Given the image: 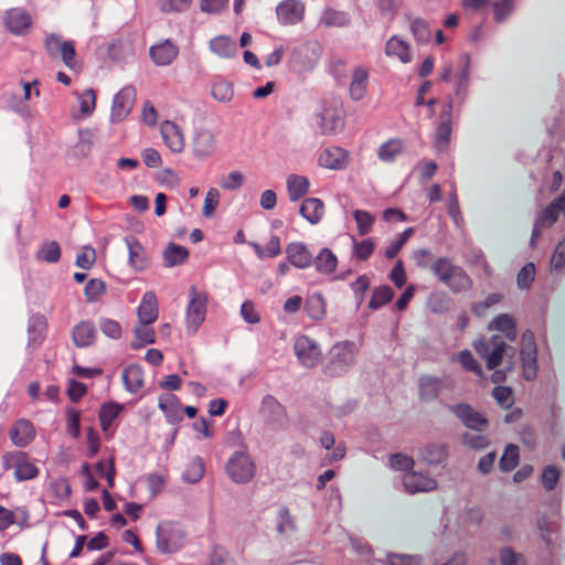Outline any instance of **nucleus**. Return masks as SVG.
Listing matches in <instances>:
<instances>
[{"instance_id": "603ef678", "label": "nucleus", "mask_w": 565, "mask_h": 565, "mask_svg": "<svg viewBox=\"0 0 565 565\" xmlns=\"http://www.w3.org/2000/svg\"><path fill=\"white\" fill-rule=\"evenodd\" d=\"M66 430L74 437H79L81 434V412L75 408H68L66 411Z\"/></svg>"}, {"instance_id": "58836bf2", "label": "nucleus", "mask_w": 565, "mask_h": 565, "mask_svg": "<svg viewBox=\"0 0 565 565\" xmlns=\"http://www.w3.org/2000/svg\"><path fill=\"white\" fill-rule=\"evenodd\" d=\"M561 210L555 200H553L548 206L542 212L540 218L536 222L533 237L539 235V231L542 227L552 226L558 218Z\"/></svg>"}, {"instance_id": "052dcab7", "label": "nucleus", "mask_w": 565, "mask_h": 565, "mask_svg": "<svg viewBox=\"0 0 565 565\" xmlns=\"http://www.w3.org/2000/svg\"><path fill=\"white\" fill-rule=\"evenodd\" d=\"M96 470L100 477H104L107 480L108 488H113L116 475L114 460L109 459L107 462L98 461L96 463Z\"/></svg>"}, {"instance_id": "6ab92c4d", "label": "nucleus", "mask_w": 565, "mask_h": 565, "mask_svg": "<svg viewBox=\"0 0 565 565\" xmlns=\"http://www.w3.org/2000/svg\"><path fill=\"white\" fill-rule=\"evenodd\" d=\"M139 322L153 323L159 317L158 299L153 291H147L137 309Z\"/></svg>"}, {"instance_id": "ddd939ff", "label": "nucleus", "mask_w": 565, "mask_h": 565, "mask_svg": "<svg viewBox=\"0 0 565 565\" xmlns=\"http://www.w3.org/2000/svg\"><path fill=\"white\" fill-rule=\"evenodd\" d=\"M160 132L166 146L173 152H182L185 147L184 136L180 127L170 120H166L160 126Z\"/></svg>"}, {"instance_id": "79ce46f5", "label": "nucleus", "mask_w": 565, "mask_h": 565, "mask_svg": "<svg viewBox=\"0 0 565 565\" xmlns=\"http://www.w3.org/2000/svg\"><path fill=\"white\" fill-rule=\"evenodd\" d=\"M305 310L312 320H321L326 315V302L320 295H313L307 299Z\"/></svg>"}, {"instance_id": "338daca9", "label": "nucleus", "mask_w": 565, "mask_h": 565, "mask_svg": "<svg viewBox=\"0 0 565 565\" xmlns=\"http://www.w3.org/2000/svg\"><path fill=\"white\" fill-rule=\"evenodd\" d=\"M58 55L62 57L64 64L70 67L74 68L76 66V52H75V45L72 41H65V44L62 46L61 51L58 52Z\"/></svg>"}, {"instance_id": "f03ea898", "label": "nucleus", "mask_w": 565, "mask_h": 565, "mask_svg": "<svg viewBox=\"0 0 565 565\" xmlns=\"http://www.w3.org/2000/svg\"><path fill=\"white\" fill-rule=\"evenodd\" d=\"M318 126L324 135L333 134L344 124V110L339 98L330 97L321 100L317 114Z\"/></svg>"}, {"instance_id": "8fccbe9b", "label": "nucleus", "mask_w": 565, "mask_h": 565, "mask_svg": "<svg viewBox=\"0 0 565 565\" xmlns=\"http://www.w3.org/2000/svg\"><path fill=\"white\" fill-rule=\"evenodd\" d=\"M519 447L515 445L507 446L501 459H500V469L502 471H511L519 463Z\"/></svg>"}, {"instance_id": "2f4dec72", "label": "nucleus", "mask_w": 565, "mask_h": 565, "mask_svg": "<svg viewBox=\"0 0 565 565\" xmlns=\"http://www.w3.org/2000/svg\"><path fill=\"white\" fill-rule=\"evenodd\" d=\"M152 323L139 322L134 329L135 341L131 342V349H139L156 341V332L151 327Z\"/></svg>"}, {"instance_id": "473e14b6", "label": "nucleus", "mask_w": 565, "mask_h": 565, "mask_svg": "<svg viewBox=\"0 0 565 565\" xmlns=\"http://www.w3.org/2000/svg\"><path fill=\"white\" fill-rule=\"evenodd\" d=\"M95 340V328L92 322H81L73 330V341L79 348L93 344Z\"/></svg>"}, {"instance_id": "20e7f679", "label": "nucleus", "mask_w": 565, "mask_h": 565, "mask_svg": "<svg viewBox=\"0 0 565 565\" xmlns=\"http://www.w3.org/2000/svg\"><path fill=\"white\" fill-rule=\"evenodd\" d=\"M2 463L6 470H14L17 481H28L35 479L40 469L35 461L24 451H8L2 456Z\"/></svg>"}, {"instance_id": "f257e3e1", "label": "nucleus", "mask_w": 565, "mask_h": 565, "mask_svg": "<svg viewBox=\"0 0 565 565\" xmlns=\"http://www.w3.org/2000/svg\"><path fill=\"white\" fill-rule=\"evenodd\" d=\"M431 271L452 291H462L471 286V279L467 273L447 257L437 258L431 265Z\"/></svg>"}, {"instance_id": "4d7b16f0", "label": "nucleus", "mask_w": 565, "mask_h": 565, "mask_svg": "<svg viewBox=\"0 0 565 565\" xmlns=\"http://www.w3.org/2000/svg\"><path fill=\"white\" fill-rule=\"evenodd\" d=\"M493 397L503 408H510L514 403L513 392L508 386H497L492 392Z\"/></svg>"}, {"instance_id": "13d9d810", "label": "nucleus", "mask_w": 565, "mask_h": 565, "mask_svg": "<svg viewBox=\"0 0 565 565\" xmlns=\"http://www.w3.org/2000/svg\"><path fill=\"white\" fill-rule=\"evenodd\" d=\"M561 471L556 466H547L542 471V483L546 490H553L559 479Z\"/></svg>"}, {"instance_id": "6e6552de", "label": "nucleus", "mask_w": 565, "mask_h": 565, "mask_svg": "<svg viewBox=\"0 0 565 565\" xmlns=\"http://www.w3.org/2000/svg\"><path fill=\"white\" fill-rule=\"evenodd\" d=\"M294 349L297 359L303 366L313 367L320 362V349L309 337L299 335L295 340Z\"/></svg>"}, {"instance_id": "680f3d73", "label": "nucleus", "mask_w": 565, "mask_h": 565, "mask_svg": "<svg viewBox=\"0 0 565 565\" xmlns=\"http://www.w3.org/2000/svg\"><path fill=\"white\" fill-rule=\"evenodd\" d=\"M412 33L417 41L426 42L430 39V30L425 20L416 19L412 23Z\"/></svg>"}, {"instance_id": "c9c22d12", "label": "nucleus", "mask_w": 565, "mask_h": 565, "mask_svg": "<svg viewBox=\"0 0 565 565\" xmlns=\"http://www.w3.org/2000/svg\"><path fill=\"white\" fill-rule=\"evenodd\" d=\"M394 298V291L393 289L387 286H379L373 289L371 299L369 301V308L371 310H377L382 308L383 306L390 303Z\"/></svg>"}, {"instance_id": "aec40b11", "label": "nucleus", "mask_w": 565, "mask_h": 565, "mask_svg": "<svg viewBox=\"0 0 565 565\" xmlns=\"http://www.w3.org/2000/svg\"><path fill=\"white\" fill-rule=\"evenodd\" d=\"M126 244L129 250V265L137 271L145 270L149 265V258L145 247L134 236L127 237Z\"/></svg>"}, {"instance_id": "c85d7f7f", "label": "nucleus", "mask_w": 565, "mask_h": 565, "mask_svg": "<svg viewBox=\"0 0 565 565\" xmlns=\"http://www.w3.org/2000/svg\"><path fill=\"white\" fill-rule=\"evenodd\" d=\"M122 380L126 388L131 393H137L143 387V371L139 365L131 364L125 367Z\"/></svg>"}, {"instance_id": "3c124183", "label": "nucleus", "mask_w": 565, "mask_h": 565, "mask_svg": "<svg viewBox=\"0 0 565 565\" xmlns=\"http://www.w3.org/2000/svg\"><path fill=\"white\" fill-rule=\"evenodd\" d=\"M192 4V0H161L159 8L163 13H181L186 11Z\"/></svg>"}, {"instance_id": "a211bd4d", "label": "nucleus", "mask_w": 565, "mask_h": 565, "mask_svg": "<svg viewBox=\"0 0 565 565\" xmlns=\"http://www.w3.org/2000/svg\"><path fill=\"white\" fill-rule=\"evenodd\" d=\"M150 57L159 66L170 65L179 54V47L170 40L152 45L150 47Z\"/></svg>"}, {"instance_id": "69168bd1", "label": "nucleus", "mask_w": 565, "mask_h": 565, "mask_svg": "<svg viewBox=\"0 0 565 565\" xmlns=\"http://www.w3.org/2000/svg\"><path fill=\"white\" fill-rule=\"evenodd\" d=\"M535 277V266L533 263H527L522 267L518 274V285L522 288H529Z\"/></svg>"}, {"instance_id": "c756f323", "label": "nucleus", "mask_w": 565, "mask_h": 565, "mask_svg": "<svg viewBox=\"0 0 565 565\" xmlns=\"http://www.w3.org/2000/svg\"><path fill=\"white\" fill-rule=\"evenodd\" d=\"M369 73L365 68L359 67L354 71L350 84V95L354 100L362 99L367 90Z\"/></svg>"}, {"instance_id": "423d86ee", "label": "nucleus", "mask_w": 565, "mask_h": 565, "mask_svg": "<svg viewBox=\"0 0 565 565\" xmlns=\"http://www.w3.org/2000/svg\"><path fill=\"white\" fill-rule=\"evenodd\" d=\"M184 533L179 524L162 522L157 527V547L160 552L171 554L183 545Z\"/></svg>"}, {"instance_id": "b1692460", "label": "nucleus", "mask_w": 565, "mask_h": 565, "mask_svg": "<svg viewBox=\"0 0 565 565\" xmlns=\"http://www.w3.org/2000/svg\"><path fill=\"white\" fill-rule=\"evenodd\" d=\"M159 407L170 422L174 423L182 420V405L177 395L172 393L160 395Z\"/></svg>"}, {"instance_id": "4468645a", "label": "nucleus", "mask_w": 565, "mask_h": 565, "mask_svg": "<svg viewBox=\"0 0 565 565\" xmlns=\"http://www.w3.org/2000/svg\"><path fill=\"white\" fill-rule=\"evenodd\" d=\"M49 329L47 319L40 313L33 315L30 318L28 334L29 341L28 347L35 350L38 349L45 340L46 333Z\"/></svg>"}, {"instance_id": "09e8293b", "label": "nucleus", "mask_w": 565, "mask_h": 565, "mask_svg": "<svg viewBox=\"0 0 565 565\" xmlns=\"http://www.w3.org/2000/svg\"><path fill=\"white\" fill-rule=\"evenodd\" d=\"M212 96L220 102H228L233 97V86L230 82L217 78L212 84Z\"/></svg>"}, {"instance_id": "393cba45", "label": "nucleus", "mask_w": 565, "mask_h": 565, "mask_svg": "<svg viewBox=\"0 0 565 565\" xmlns=\"http://www.w3.org/2000/svg\"><path fill=\"white\" fill-rule=\"evenodd\" d=\"M385 53L387 56L398 58L402 63H409L412 61L409 44L398 36L388 39L385 45Z\"/></svg>"}, {"instance_id": "774afa93", "label": "nucleus", "mask_w": 565, "mask_h": 565, "mask_svg": "<svg viewBox=\"0 0 565 565\" xmlns=\"http://www.w3.org/2000/svg\"><path fill=\"white\" fill-rule=\"evenodd\" d=\"M513 9V0H498L493 3V13L498 22L503 21Z\"/></svg>"}, {"instance_id": "f8f14e48", "label": "nucleus", "mask_w": 565, "mask_h": 565, "mask_svg": "<svg viewBox=\"0 0 565 565\" xmlns=\"http://www.w3.org/2000/svg\"><path fill=\"white\" fill-rule=\"evenodd\" d=\"M452 412L470 429L481 431L488 425L487 418L468 404H459L452 407Z\"/></svg>"}, {"instance_id": "864d4df0", "label": "nucleus", "mask_w": 565, "mask_h": 565, "mask_svg": "<svg viewBox=\"0 0 565 565\" xmlns=\"http://www.w3.org/2000/svg\"><path fill=\"white\" fill-rule=\"evenodd\" d=\"M79 108L83 116H89L93 114L96 107V94L94 89H86L79 97Z\"/></svg>"}, {"instance_id": "f3484780", "label": "nucleus", "mask_w": 565, "mask_h": 565, "mask_svg": "<svg viewBox=\"0 0 565 565\" xmlns=\"http://www.w3.org/2000/svg\"><path fill=\"white\" fill-rule=\"evenodd\" d=\"M277 17L284 24L299 23L305 15V6L298 0H286L277 7Z\"/></svg>"}, {"instance_id": "6e6d98bb", "label": "nucleus", "mask_w": 565, "mask_h": 565, "mask_svg": "<svg viewBox=\"0 0 565 565\" xmlns=\"http://www.w3.org/2000/svg\"><path fill=\"white\" fill-rule=\"evenodd\" d=\"M213 146V137L207 132L199 134L194 140V151L199 156H206L212 152Z\"/></svg>"}, {"instance_id": "9d476101", "label": "nucleus", "mask_w": 565, "mask_h": 565, "mask_svg": "<svg viewBox=\"0 0 565 565\" xmlns=\"http://www.w3.org/2000/svg\"><path fill=\"white\" fill-rule=\"evenodd\" d=\"M451 113H452V104L446 103L443 105L440 111L439 124L436 128L435 132V141L434 145L438 150H445L449 142L451 136Z\"/></svg>"}, {"instance_id": "e433bc0d", "label": "nucleus", "mask_w": 565, "mask_h": 565, "mask_svg": "<svg viewBox=\"0 0 565 565\" xmlns=\"http://www.w3.org/2000/svg\"><path fill=\"white\" fill-rule=\"evenodd\" d=\"M211 50L221 57H232L236 53V44L228 36H216L210 42Z\"/></svg>"}, {"instance_id": "39448f33", "label": "nucleus", "mask_w": 565, "mask_h": 565, "mask_svg": "<svg viewBox=\"0 0 565 565\" xmlns=\"http://www.w3.org/2000/svg\"><path fill=\"white\" fill-rule=\"evenodd\" d=\"M477 354L486 361L488 370H495L503 360L509 345L501 335H492L490 339H479L472 344Z\"/></svg>"}, {"instance_id": "cd10ccee", "label": "nucleus", "mask_w": 565, "mask_h": 565, "mask_svg": "<svg viewBox=\"0 0 565 565\" xmlns=\"http://www.w3.org/2000/svg\"><path fill=\"white\" fill-rule=\"evenodd\" d=\"M310 189V181L307 177L290 174L287 179L288 195L291 201L303 198Z\"/></svg>"}, {"instance_id": "e2e57ef3", "label": "nucleus", "mask_w": 565, "mask_h": 565, "mask_svg": "<svg viewBox=\"0 0 565 565\" xmlns=\"http://www.w3.org/2000/svg\"><path fill=\"white\" fill-rule=\"evenodd\" d=\"M390 465L395 470L406 471L413 468L414 460L407 455L395 454L390 457Z\"/></svg>"}, {"instance_id": "f704fd0d", "label": "nucleus", "mask_w": 565, "mask_h": 565, "mask_svg": "<svg viewBox=\"0 0 565 565\" xmlns=\"http://www.w3.org/2000/svg\"><path fill=\"white\" fill-rule=\"evenodd\" d=\"M376 243L374 238L353 239L352 257L358 262H365L373 255Z\"/></svg>"}, {"instance_id": "5fc2aeb1", "label": "nucleus", "mask_w": 565, "mask_h": 565, "mask_svg": "<svg viewBox=\"0 0 565 565\" xmlns=\"http://www.w3.org/2000/svg\"><path fill=\"white\" fill-rule=\"evenodd\" d=\"M97 254L94 247L84 246L76 257V265L83 269H89L96 263Z\"/></svg>"}, {"instance_id": "2eb2a0df", "label": "nucleus", "mask_w": 565, "mask_h": 565, "mask_svg": "<svg viewBox=\"0 0 565 565\" xmlns=\"http://www.w3.org/2000/svg\"><path fill=\"white\" fill-rule=\"evenodd\" d=\"M4 23L10 32L23 34L31 28L32 18L25 10L13 8L7 11Z\"/></svg>"}, {"instance_id": "7ed1b4c3", "label": "nucleus", "mask_w": 565, "mask_h": 565, "mask_svg": "<svg viewBox=\"0 0 565 565\" xmlns=\"http://www.w3.org/2000/svg\"><path fill=\"white\" fill-rule=\"evenodd\" d=\"M225 470L233 482L245 484L255 478L257 467L248 452L236 451L226 462Z\"/></svg>"}, {"instance_id": "4be33fe9", "label": "nucleus", "mask_w": 565, "mask_h": 565, "mask_svg": "<svg viewBox=\"0 0 565 565\" xmlns=\"http://www.w3.org/2000/svg\"><path fill=\"white\" fill-rule=\"evenodd\" d=\"M403 483L409 493L419 491L427 492L437 488V482L435 479L418 472L406 473L403 477Z\"/></svg>"}, {"instance_id": "a18cd8bd", "label": "nucleus", "mask_w": 565, "mask_h": 565, "mask_svg": "<svg viewBox=\"0 0 565 565\" xmlns=\"http://www.w3.org/2000/svg\"><path fill=\"white\" fill-rule=\"evenodd\" d=\"M36 258L46 263H56L61 258V247L57 242H45L36 253Z\"/></svg>"}, {"instance_id": "bf43d9fd", "label": "nucleus", "mask_w": 565, "mask_h": 565, "mask_svg": "<svg viewBox=\"0 0 565 565\" xmlns=\"http://www.w3.org/2000/svg\"><path fill=\"white\" fill-rule=\"evenodd\" d=\"M218 201H220L218 190H216L215 188H211L206 193L203 210H202V213L205 217H211L214 214V212L218 205Z\"/></svg>"}, {"instance_id": "dca6fc26", "label": "nucleus", "mask_w": 565, "mask_h": 565, "mask_svg": "<svg viewBox=\"0 0 565 565\" xmlns=\"http://www.w3.org/2000/svg\"><path fill=\"white\" fill-rule=\"evenodd\" d=\"M10 439L18 447H25L35 438L33 424L28 419H18L9 431Z\"/></svg>"}, {"instance_id": "a878e982", "label": "nucleus", "mask_w": 565, "mask_h": 565, "mask_svg": "<svg viewBox=\"0 0 565 565\" xmlns=\"http://www.w3.org/2000/svg\"><path fill=\"white\" fill-rule=\"evenodd\" d=\"M489 330H497L504 334L509 341H514L518 335L516 326L514 319L508 315L502 313L495 317L488 326Z\"/></svg>"}, {"instance_id": "7c9ffc66", "label": "nucleus", "mask_w": 565, "mask_h": 565, "mask_svg": "<svg viewBox=\"0 0 565 565\" xmlns=\"http://www.w3.org/2000/svg\"><path fill=\"white\" fill-rule=\"evenodd\" d=\"M315 266L318 273L331 275L338 267V258L329 248H322L315 258Z\"/></svg>"}, {"instance_id": "412c9836", "label": "nucleus", "mask_w": 565, "mask_h": 565, "mask_svg": "<svg viewBox=\"0 0 565 565\" xmlns=\"http://www.w3.org/2000/svg\"><path fill=\"white\" fill-rule=\"evenodd\" d=\"M289 263L297 268H308L312 262V254L302 243H290L286 247Z\"/></svg>"}, {"instance_id": "de8ad7c7", "label": "nucleus", "mask_w": 565, "mask_h": 565, "mask_svg": "<svg viewBox=\"0 0 565 565\" xmlns=\"http://www.w3.org/2000/svg\"><path fill=\"white\" fill-rule=\"evenodd\" d=\"M84 292L88 302H95L106 294V284L103 279L93 278L86 284Z\"/></svg>"}, {"instance_id": "49530a36", "label": "nucleus", "mask_w": 565, "mask_h": 565, "mask_svg": "<svg viewBox=\"0 0 565 565\" xmlns=\"http://www.w3.org/2000/svg\"><path fill=\"white\" fill-rule=\"evenodd\" d=\"M321 23L327 28H341L350 23V18L345 12L327 9L321 17Z\"/></svg>"}, {"instance_id": "9b49d317", "label": "nucleus", "mask_w": 565, "mask_h": 565, "mask_svg": "<svg viewBox=\"0 0 565 565\" xmlns=\"http://www.w3.org/2000/svg\"><path fill=\"white\" fill-rule=\"evenodd\" d=\"M318 163L326 169L342 170L349 163V152L335 146L326 148L319 154Z\"/></svg>"}, {"instance_id": "ea45409f", "label": "nucleus", "mask_w": 565, "mask_h": 565, "mask_svg": "<svg viewBox=\"0 0 565 565\" xmlns=\"http://www.w3.org/2000/svg\"><path fill=\"white\" fill-rule=\"evenodd\" d=\"M456 361L460 364L463 371L471 372L480 379L483 377V371L480 363L475 359L469 350L460 351Z\"/></svg>"}, {"instance_id": "c03bdc74", "label": "nucleus", "mask_w": 565, "mask_h": 565, "mask_svg": "<svg viewBox=\"0 0 565 565\" xmlns=\"http://www.w3.org/2000/svg\"><path fill=\"white\" fill-rule=\"evenodd\" d=\"M353 218L356 222L358 233L361 236H365L372 232L375 223V216L364 210H354L352 212Z\"/></svg>"}, {"instance_id": "4c0bfd02", "label": "nucleus", "mask_w": 565, "mask_h": 565, "mask_svg": "<svg viewBox=\"0 0 565 565\" xmlns=\"http://www.w3.org/2000/svg\"><path fill=\"white\" fill-rule=\"evenodd\" d=\"M252 247L259 258H274L281 253V242L277 235H273L265 246L252 243Z\"/></svg>"}, {"instance_id": "0eeeda50", "label": "nucleus", "mask_w": 565, "mask_h": 565, "mask_svg": "<svg viewBox=\"0 0 565 565\" xmlns=\"http://www.w3.org/2000/svg\"><path fill=\"white\" fill-rule=\"evenodd\" d=\"M207 294L198 290L194 286L190 289V302L186 309V327L194 333L205 320Z\"/></svg>"}, {"instance_id": "72a5a7b5", "label": "nucleus", "mask_w": 565, "mask_h": 565, "mask_svg": "<svg viewBox=\"0 0 565 565\" xmlns=\"http://www.w3.org/2000/svg\"><path fill=\"white\" fill-rule=\"evenodd\" d=\"M405 143L399 138L390 139L384 142L377 151V156L382 161L391 162L395 158L403 153Z\"/></svg>"}, {"instance_id": "bb28decb", "label": "nucleus", "mask_w": 565, "mask_h": 565, "mask_svg": "<svg viewBox=\"0 0 565 565\" xmlns=\"http://www.w3.org/2000/svg\"><path fill=\"white\" fill-rule=\"evenodd\" d=\"M300 214L311 224H317L324 215V204L320 199L308 198L300 206Z\"/></svg>"}, {"instance_id": "37998d69", "label": "nucleus", "mask_w": 565, "mask_h": 565, "mask_svg": "<svg viewBox=\"0 0 565 565\" xmlns=\"http://www.w3.org/2000/svg\"><path fill=\"white\" fill-rule=\"evenodd\" d=\"M164 262L168 266H175L183 264L189 257V252L185 247L170 244L163 254Z\"/></svg>"}, {"instance_id": "0e129e2a", "label": "nucleus", "mask_w": 565, "mask_h": 565, "mask_svg": "<svg viewBox=\"0 0 565 565\" xmlns=\"http://www.w3.org/2000/svg\"><path fill=\"white\" fill-rule=\"evenodd\" d=\"M100 330L104 334L111 339H119L122 334L121 326L118 321L113 319H104L100 322Z\"/></svg>"}, {"instance_id": "5701e85b", "label": "nucleus", "mask_w": 565, "mask_h": 565, "mask_svg": "<svg viewBox=\"0 0 565 565\" xmlns=\"http://www.w3.org/2000/svg\"><path fill=\"white\" fill-rule=\"evenodd\" d=\"M122 411L124 406L115 402H109L102 405L98 417L100 427L107 436H113V425Z\"/></svg>"}, {"instance_id": "a19ab883", "label": "nucleus", "mask_w": 565, "mask_h": 565, "mask_svg": "<svg viewBox=\"0 0 565 565\" xmlns=\"http://www.w3.org/2000/svg\"><path fill=\"white\" fill-rule=\"evenodd\" d=\"M419 386L422 399L429 401L439 395L443 388V382L436 377H423Z\"/></svg>"}, {"instance_id": "1a4fd4ad", "label": "nucleus", "mask_w": 565, "mask_h": 565, "mask_svg": "<svg viewBox=\"0 0 565 565\" xmlns=\"http://www.w3.org/2000/svg\"><path fill=\"white\" fill-rule=\"evenodd\" d=\"M136 99V89L132 86H126L120 89L114 98L111 107V118L121 121L131 111Z\"/></svg>"}]
</instances>
